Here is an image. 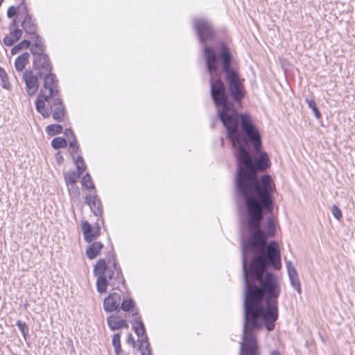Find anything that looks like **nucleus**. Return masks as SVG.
I'll list each match as a JSON object with an SVG mask.
<instances>
[{
  "instance_id": "1",
  "label": "nucleus",
  "mask_w": 355,
  "mask_h": 355,
  "mask_svg": "<svg viewBox=\"0 0 355 355\" xmlns=\"http://www.w3.org/2000/svg\"><path fill=\"white\" fill-rule=\"evenodd\" d=\"M250 236L242 242V264L245 281L244 323L239 355H260L254 331L264 324L268 331L275 329L278 319L277 299L281 293L278 277L263 272L268 264L281 268L280 252L275 241L266 244L267 236L261 226L248 227Z\"/></svg>"
},
{
  "instance_id": "2",
  "label": "nucleus",
  "mask_w": 355,
  "mask_h": 355,
  "mask_svg": "<svg viewBox=\"0 0 355 355\" xmlns=\"http://www.w3.org/2000/svg\"><path fill=\"white\" fill-rule=\"evenodd\" d=\"M241 132L236 130L234 137H227L234 148L237 160L236 186L245 200L248 213V227L261 226L263 213L273 210L272 194L276 191L274 181L268 175L259 180L257 170L265 171L270 162L266 153H260L261 135L252 123L251 116L242 114L240 116Z\"/></svg>"
},
{
  "instance_id": "3",
  "label": "nucleus",
  "mask_w": 355,
  "mask_h": 355,
  "mask_svg": "<svg viewBox=\"0 0 355 355\" xmlns=\"http://www.w3.org/2000/svg\"><path fill=\"white\" fill-rule=\"evenodd\" d=\"M211 96L217 107L219 119L227 130V137H234L239 129V114L234 104L228 101L224 83L220 79L210 78Z\"/></svg>"
},
{
  "instance_id": "4",
  "label": "nucleus",
  "mask_w": 355,
  "mask_h": 355,
  "mask_svg": "<svg viewBox=\"0 0 355 355\" xmlns=\"http://www.w3.org/2000/svg\"><path fill=\"white\" fill-rule=\"evenodd\" d=\"M220 58L229 92L236 103H240L245 97L244 86L239 78L238 72L231 68L232 55L228 48L224 44L221 46Z\"/></svg>"
},
{
  "instance_id": "5",
  "label": "nucleus",
  "mask_w": 355,
  "mask_h": 355,
  "mask_svg": "<svg viewBox=\"0 0 355 355\" xmlns=\"http://www.w3.org/2000/svg\"><path fill=\"white\" fill-rule=\"evenodd\" d=\"M94 273L97 276L96 288L100 293L106 292L107 284L116 286L125 282L121 270L115 262L112 266L107 267L105 261L100 259L94 266Z\"/></svg>"
},
{
  "instance_id": "6",
  "label": "nucleus",
  "mask_w": 355,
  "mask_h": 355,
  "mask_svg": "<svg viewBox=\"0 0 355 355\" xmlns=\"http://www.w3.org/2000/svg\"><path fill=\"white\" fill-rule=\"evenodd\" d=\"M42 76L44 84L35 101V106L39 113L44 118H48L50 116V111L49 107H46V102L59 96L58 83L56 76L51 72Z\"/></svg>"
},
{
  "instance_id": "7",
  "label": "nucleus",
  "mask_w": 355,
  "mask_h": 355,
  "mask_svg": "<svg viewBox=\"0 0 355 355\" xmlns=\"http://www.w3.org/2000/svg\"><path fill=\"white\" fill-rule=\"evenodd\" d=\"M199 40L202 43L214 37V31L211 24L205 19H196L193 21Z\"/></svg>"
},
{
  "instance_id": "8",
  "label": "nucleus",
  "mask_w": 355,
  "mask_h": 355,
  "mask_svg": "<svg viewBox=\"0 0 355 355\" xmlns=\"http://www.w3.org/2000/svg\"><path fill=\"white\" fill-rule=\"evenodd\" d=\"M133 329L139 337L138 341L141 343V355H150V344L147 340V337L145 336V328L144 323L140 319H135L133 322Z\"/></svg>"
},
{
  "instance_id": "9",
  "label": "nucleus",
  "mask_w": 355,
  "mask_h": 355,
  "mask_svg": "<svg viewBox=\"0 0 355 355\" xmlns=\"http://www.w3.org/2000/svg\"><path fill=\"white\" fill-rule=\"evenodd\" d=\"M46 107H49L50 114L52 113L54 120L57 121H62L64 119V108L59 96L51 98L49 102H46Z\"/></svg>"
},
{
  "instance_id": "10",
  "label": "nucleus",
  "mask_w": 355,
  "mask_h": 355,
  "mask_svg": "<svg viewBox=\"0 0 355 355\" xmlns=\"http://www.w3.org/2000/svg\"><path fill=\"white\" fill-rule=\"evenodd\" d=\"M23 80L26 84V91L28 96H33L39 88L38 78L32 71L26 70L23 73Z\"/></svg>"
},
{
  "instance_id": "11",
  "label": "nucleus",
  "mask_w": 355,
  "mask_h": 355,
  "mask_svg": "<svg viewBox=\"0 0 355 355\" xmlns=\"http://www.w3.org/2000/svg\"><path fill=\"white\" fill-rule=\"evenodd\" d=\"M33 66L38 71L40 77L50 73L52 70V67L47 55H40L35 58Z\"/></svg>"
},
{
  "instance_id": "12",
  "label": "nucleus",
  "mask_w": 355,
  "mask_h": 355,
  "mask_svg": "<svg viewBox=\"0 0 355 355\" xmlns=\"http://www.w3.org/2000/svg\"><path fill=\"white\" fill-rule=\"evenodd\" d=\"M204 55L208 71L211 75L215 73L218 69V58L214 49L209 46L204 48Z\"/></svg>"
},
{
  "instance_id": "13",
  "label": "nucleus",
  "mask_w": 355,
  "mask_h": 355,
  "mask_svg": "<svg viewBox=\"0 0 355 355\" xmlns=\"http://www.w3.org/2000/svg\"><path fill=\"white\" fill-rule=\"evenodd\" d=\"M81 225L84 239L86 242L91 243L100 235L98 227H92L87 221H84Z\"/></svg>"
},
{
  "instance_id": "14",
  "label": "nucleus",
  "mask_w": 355,
  "mask_h": 355,
  "mask_svg": "<svg viewBox=\"0 0 355 355\" xmlns=\"http://www.w3.org/2000/svg\"><path fill=\"white\" fill-rule=\"evenodd\" d=\"M121 301V295L118 293H113L105 297L103 301L104 310L112 312L117 310Z\"/></svg>"
},
{
  "instance_id": "15",
  "label": "nucleus",
  "mask_w": 355,
  "mask_h": 355,
  "mask_svg": "<svg viewBox=\"0 0 355 355\" xmlns=\"http://www.w3.org/2000/svg\"><path fill=\"white\" fill-rule=\"evenodd\" d=\"M85 202L89 206L91 211L95 216H98L102 214V205L96 194L87 195Z\"/></svg>"
},
{
  "instance_id": "16",
  "label": "nucleus",
  "mask_w": 355,
  "mask_h": 355,
  "mask_svg": "<svg viewBox=\"0 0 355 355\" xmlns=\"http://www.w3.org/2000/svg\"><path fill=\"white\" fill-rule=\"evenodd\" d=\"M21 17H24L22 27L24 31L28 34L35 35L37 26L32 20L31 15L28 13L26 6H23V13Z\"/></svg>"
},
{
  "instance_id": "17",
  "label": "nucleus",
  "mask_w": 355,
  "mask_h": 355,
  "mask_svg": "<svg viewBox=\"0 0 355 355\" xmlns=\"http://www.w3.org/2000/svg\"><path fill=\"white\" fill-rule=\"evenodd\" d=\"M107 324L112 330H116L122 327H128L125 320L117 315H110L107 319Z\"/></svg>"
},
{
  "instance_id": "18",
  "label": "nucleus",
  "mask_w": 355,
  "mask_h": 355,
  "mask_svg": "<svg viewBox=\"0 0 355 355\" xmlns=\"http://www.w3.org/2000/svg\"><path fill=\"white\" fill-rule=\"evenodd\" d=\"M103 248V245L101 242H94L86 250V255L89 259L96 257Z\"/></svg>"
},
{
  "instance_id": "19",
  "label": "nucleus",
  "mask_w": 355,
  "mask_h": 355,
  "mask_svg": "<svg viewBox=\"0 0 355 355\" xmlns=\"http://www.w3.org/2000/svg\"><path fill=\"white\" fill-rule=\"evenodd\" d=\"M22 31L15 28L10 32V35L6 36L3 39V43L6 46H12L21 37Z\"/></svg>"
},
{
  "instance_id": "20",
  "label": "nucleus",
  "mask_w": 355,
  "mask_h": 355,
  "mask_svg": "<svg viewBox=\"0 0 355 355\" xmlns=\"http://www.w3.org/2000/svg\"><path fill=\"white\" fill-rule=\"evenodd\" d=\"M29 57L30 55L28 53H24L16 58L15 62V67L17 71H23L28 61Z\"/></svg>"
},
{
  "instance_id": "21",
  "label": "nucleus",
  "mask_w": 355,
  "mask_h": 355,
  "mask_svg": "<svg viewBox=\"0 0 355 355\" xmlns=\"http://www.w3.org/2000/svg\"><path fill=\"white\" fill-rule=\"evenodd\" d=\"M81 174L75 171H69L64 173V180L67 184H74L77 182Z\"/></svg>"
},
{
  "instance_id": "22",
  "label": "nucleus",
  "mask_w": 355,
  "mask_h": 355,
  "mask_svg": "<svg viewBox=\"0 0 355 355\" xmlns=\"http://www.w3.org/2000/svg\"><path fill=\"white\" fill-rule=\"evenodd\" d=\"M289 279L291 282V286L297 291L299 294H301L302 289L300 286V282L298 278L297 272L288 275Z\"/></svg>"
},
{
  "instance_id": "23",
  "label": "nucleus",
  "mask_w": 355,
  "mask_h": 355,
  "mask_svg": "<svg viewBox=\"0 0 355 355\" xmlns=\"http://www.w3.org/2000/svg\"><path fill=\"white\" fill-rule=\"evenodd\" d=\"M62 131V126L59 124L49 125L46 128V133L50 136L61 133Z\"/></svg>"
},
{
  "instance_id": "24",
  "label": "nucleus",
  "mask_w": 355,
  "mask_h": 355,
  "mask_svg": "<svg viewBox=\"0 0 355 355\" xmlns=\"http://www.w3.org/2000/svg\"><path fill=\"white\" fill-rule=\"evenodd\" d=\"M23 6H25L24 4L20 5L17 10L14 6H10L7 11V16L8 18H12L14 16L17 15L18 16L21 15L22 16L23 13Z\"/></svg>"
},
{
  "instance_id": "25",
  "label": "nucleus",
  "mask_w": 355,
  "mask_h": 355,
  "mask_svg": "<svg viewBox=\"0 0 355 355\" xmlns=\"http://www.w3.org/2000/svg\"><path fill=\"white\" fill-rule=\"evenodd\" d=\"M51 146L55 149H59L65 148L67 146V143L65 139L62 137H56L52 140Z\"/></svg>"
},
{
  "instance_id": "26",
  "label": "nucleus",
  "mask_w": 355,
  "mask_h": 355,
  "mask_svg": "<svg viewBox=\"0 0 355 355\" xmlns=\"http://www.w3.org/2000/svg\"><path fill=\"white\" fill-rule=\"evenodd\" d=\"M276 232V221L272 217L268 218L267 220V233L269 236L275 235Z\"/></svg>"
},
{
  "instance_id": "27",
  "label": "nucleus",
  "mask_w": 355,
  "mask_h": 355,
  "mask_svg": "<svg viewBox=\"0 0 355 355\" xmlns=\"http://www.w3.org/2000/svg\"><path fill=\"white\" fill-rule=\"evenodd\" d=\"M112 343L114 348L116 355H119V353L121 350L119 334H114L113 335Z\"/></svg>"
},
{
  "instance_id": "28",
  "label": "nucleus",
  "mask_w": 355,
  "mask_h": 355,
  "mask_svg": "<svg viewBox=\"0 0 355 355\" xmlns=\"http://www.w3.org/2000/svg\"><path fill=\"white\" fill-rule=\"evenodd\" d=\"M305 102L307 103L309 107L312 110L314 116L317 119H320L321 117V114L317 107L315 102L309 98H306Z\"/></svg>"
},
{
  "instance_id": "29",
  "label": "nucleus",
  "mask_w": 355,
  "mask_h": 355,
  "mask_svg": "<svg viewBox=\"0 0 355 355\" xmlns=\"http://www.w3.org/2000/svg\"><path fill=\"white\" fill-rule=\"evenodd\" d=\"M0 78H1V86L4 89H10V84L8 80V75H7L6 72L5 71V70L1 67H0Z\"/></svg>"
},
{
  "instance_id": "30",
  "label": "nucleus",
  "mask_w": 355,
  "mask_h": 355,
  "mask_svg": "<svg viewBox=\"0 0 355 355\" xmlns=\"http://www.w3.org/2000/svg\"><path fill=\"white\" fill-rule=\"evenodd\" d=\"M74 162L78 170V173L83 174L86 169V166L83 157L81 156H77L76 158H74Z\"/></svg>"
},
{
  "instance_id": "31",
  "label": "nucleus",
  "mask_w": 355,
  "mask_h": 355,
  "mask_svg": "<svg viewBox=\"0 0 355 355\" xmlns=\"http://www.w3.org/2000/svg\"><path fill=\"white\" fill-rule=\"evenodd\" d=\"M82 185L83 187L87 188V189H94V185L92 181V178L89 174H86L83 180H82Z\"/></svg>"
},
{
  "instance_id": "32",
  "label": "nucleus",
  "mask_w": 355,
  "mask_h": 355,
  "mask_svg": "<svg viewBox=\"0 0 355 355\" xmlns=\"http://www.w3.org/2000/svg\"><path fill=\"white\" fill-rule=\"evenodd\" d=\"M134 306V302L131 299H126L121 302V308L124 311H130Z\"/></svg>"
},
{
  "instance_id": "33",
  "label": "nucleus",
  "mask_w": 355,
  "mask_h": 355,
  "mask_svg": "<svg viewBox=\"0 0 355 355\" xmlns=\"http://www.w3.org/2000/svg\"><path fill=\"white\" fill-rule=\"evenodd\" d=\"M16 324L18 327L20 331L21 332L24 338H26V335L28 333V327L27 326V324L25 322H23L20 320L17 321Z\"/></svg>"
},
{
  "instance_id": "34",
  "label": "nucleus",
  "mask_w": 355,
  "mask_h": 355,
  "mask_svg": "<svg viewBox=\"0 0 355 355\" xmlns=\"http://www.w3.org/2000/svg\"><path fill=\"white\" fill-rule=\"evenodd\" d=\"M331 214L334 218L338 220H340L343 217L341 210L336 205H334L331 207Z\"/></svg>"
},
{
  "instance_id": "35",
  "label": "nucleus",
  "mask_w": 355,
  "mask_h": 355,
  "mask_svg": "<svg viewBox=\"0 0 355 355\" xmlns=\"http://www.w3.org/2000/svg\"><path fill=\"white\" fill-rule=\"evenodd\" d=\"M45 50V47H40L36 46H33L31 47V52L36 57L40 55H44L43 53Z\"/></svg>"
},
{
  "instance_id": "36",
  "label": "nucleus",
  "mask_w": 355,
  "mask_h": 355,
  "mask_svg": "<svg viewBox=\"0 0 355 355\" xmlns=\"http://www.w3.org/2000/svg\"><path fill=\"white\" fill-rule=\"evenodd\" d=\"M69 141L70 148H71L73 149L72 153H76L78 150L79 146L78 144L76 137H73V138L69 139Z\"/></svg>"
},
{
  "instance_id": "37",
  "label": "nucleus",
  "mask_w": 355,
  "mask_h": 355,
  "mask_svg": "<svg viewBox=\"0 0 355 355\" xmlns=\"http://www.w3.org/2000/svg\"><path fill=\"white\" fill-rule=\"evenodd\" d=\"M286 268L288 271V275H291L297 272L293 263L291 261H286Z\"/></svg>"
},
{
  "instance_id": "38",
  "label": "nucleus",
  "mask_w": 355,
  "mask_h": 355,
  "mask_svg": "<svg viewBox=\"0 0 355 355\" xmlns=\"http://www.w3.org/2000/svg\"><path fill=\"white\" fill-rule=\"evenodd\" d=\"M35 37V44L33 46H40V47H45V46L43 44L42 39L37 35L35 33V35H33Z\"/></svg>"
},
{
  "instance_id": "39",
  "label": "nucleus",
  "mask_w": 355,
  "mask_h": 355,
  "mask_svg": "<svg viewBox=\"0 0 355 355\" xmlns=\"http://www.w3.org/2000/svg\"><path fill=\"white\" fill-rule=\"evenodd\" d=\"M31 45V42L28 40H24L21 41L19 44H18L17 46L21 49H26L29 47Z\"/></svg>"
},
{
  "instance_id": "40",
  "label": "nucleus",
  "mask_w": 355,
  "mask_h": 355,
  "mask_svg": "<svg viewBox=\"0 0 355 355\" xmlns=\"http://www.w3.org/2000/svg\"><path fill=\"white\" fill-rule=\"evenodd\" d=\"M64 135L67 137L68 139H71L75 137L73 132L71 129H66L64 131Z\"/></svg>"
},
{
  "instance_id": "41",
  "label": "nucleus",
  "mask_w": 355,
  "mask_h": 355,
  "mask_svg": "<svg viewBox=\"0 0 355 355\" xmlns=\"http://www.w3.org/2000/svg\"><path fill=\"white\" fill-rule=\"evenodd\" d=\"M127 342H128L129 344L132 345L133 346L135 345V340H134L133 336H132V334H129V335L128 336Z\"/></svg>"
},
{
  "instance_id": "42",
  "label": "nucleus",
  "mask_w": 355,
  "mask_h": 355,
  "mask_svg": "<svg viewBox=\"0 0 355 355\" xmlns=\"http://www.w3.org/2000/svg\"><path fill=\"white\" fill-rule=\"evenodd\" d=\"M20 51H21V49L16 45L14 47H12V49H11V53L12 55H15V54L18 53Z\"/></svg>"
},
{
  "instance_id": "43",
  "label": "nucleus",
  "mask_w": 355,
  "mask_h": 355,
  "mask_svg": "<svg viewBox=\"0 0 355 355\" xmlns=\"http://www.w3.org/2000/svg\"><path fill=\"white\" fill-rule=\"evenodd\" d=\"M271 355H280L279 352H277V351H273L272 353H271Z\"/></svg>"
},
{
  "instance_id": "44",
  "label": "nucleus",
  "mask_w": 355,
  "mask_h": 355,
  "mask_svg": "<svg viewBox=\"0 0 355 355\" xmlns=\"http://www.w3.org/2000/svg\"><path fill=\"white\" fill-rule=\"evenodd\" d=\"M12 25H13V26H16V21H15V19H13V21H12Z\"/></svg>"
},
{
  "instance_id": "45",
  "label": "nucleus",
  "mask_w": 355,
  "mask_h": 355,
  "mask_svg": "<svg viewBox=\"0 0 355 355\" xmlns=\"http://www.w3.org/2000/svg\"><path fill=\"white\" fill-rule=\"evenodd\" d=\"M150 355H151V354H150Z\"/></svg>"
}]
</instances>
